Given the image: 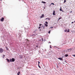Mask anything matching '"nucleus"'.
<instances>
[{"label":"nucleus","mask_w":75,"mask_h":75,"mask_svg":"<svg viewBox=\"0 0 75 75\" xmlns=\"http://www.w3.org/2000/svg\"><path fill=\"white\" fill-rule=\"evenodd\" d=\"M10 61L11 62H14V61H15V59L13 58H12V59H10Z\"/></svg>","instance_id":"1"},{"label":"nucleus","mask_w":75,"mask_h":75,"mask_svg":"<svg viewBox=\"0 0 75 75\" xmlns=\"http://www.w3.org/2000/svg\"><path fill=\"white\" fill-rule=\"evenodd\" d=\"M3 52V49L2 48H0V53H2Z\"/></svg>","instance_id":"2"},{"label":"nucleus","mask_w":75,"mask_h":75,"mask_svg":"<svg viewBox=\"0 0 75 75\" xmlns=\"http://www.w3.org/2000/svg\"><path fill=\"white\" fill-rule=\"evenodd\" d=\"M67 51H68V52H71L72 51V49H67Z\"/></svg>","instance_id":"3"},{"label":"nucleus","mask_w":75,"mask_h":75,"mask_svg":"<svg viewBox=\"0 0 75 75\" xmlns=\"http://www.w3.org/2000/svg\"><path fill=\"white\" fill-rule=\"evenodd\" d=\"M4 18H2L0 19L1 21H4Z\"/></svg>","instance_id":"4"},{"label":"nucleus","mask_w":75,"mask_h":75,"mask_svg":"<svg viewBox=\"0 0 75 75\" xmlns=\"http://www.w3.org/2000/svg\"><path fill=\"white\" fill-rule=\"evenodd\" d=\"M55 11H53V15L54 16H55Z\"/></svg>","instance_id":"5"},{"label":"nucleus","mask_w":75,"mask_h":75,"mask_svg":"<svg viewBox=\"0 0 75 75\" xmlns=\"http://www.w3.org/2000/svg\"><path fill=\"white\" fill-rule=\"evenodd\" d=\"M44 14H42V16H40V18H43L44 17Z\"/></svg>","instance_id":"6"},{"label":"nucleus","mask_w":75,"mask_h":75,"mask_svg":"<svg viewBox=\"0 0 75 75\" xmlns=\"http://www.w3.org/2000/svg\"><path fill=\"white\" fill-rule=\"evenodd\" d=\"M58 59H60V60H61V61H62V58L59 57L58 58Z\"/></svg>","instance_id":"7"},{"label":"nucleus","mask_w":75,"mask_h":75,"mask_svg":"<svg viewBox=\"0 0 75 75\" xmlns=\"http://www.w3.org/2000/svg\"><path fill=\"white\" fill-rule=\"evenodd\" d=\"M6 60H7V62H10V60H9L8 59H6Z\"/></svg>","instance_id":"8"},{"label":"nucleus","mask_w":75,"mask_h":75,"mask_svg":"<svg viewBox=\"0 0 75 75\" xmlns=\"http://www.w3.org/2000/svg\"><path fill=\"white\" fill-rule=\"evenodd\" d=\"M20 72L18 71V73H17L18 75H20Z\"/></svg>","instance_id":"9"},{"label":"nucleus","mask_w":75,"mask_h":75,"mask_svg":"<svg viewBox=\"0 0 75 75\" xmlns=\"http://www.w3.org/2000/svg\"><path fill=\"white\" fill-rule=\"evenodd\" d=\"M59 10L60 11H62V12H64V11H63V10H62L61 9H60Z\"/></svg>","instance_id":"10"},{"label":"nucleus","mask_w":75,"mask_h":75,"mask_svg":"<svg viewBox=\"0 0 75 75\" xmlns=\"http://www.w3.org/2000/svg\"><path fill=\"white\" fill-rule=\"evenodd\" d=\"M42 3H44L45 4V3H46V2H45L43 1H42Z\"/></svg>","instance_id":"11"},{"label":"nucleus","mask_w":75,"mask_h":75,"mask_svg":"<svg viewBox=\"0 0 75 75\" xmlns=\"http://www.w3.org/2000/svg\"><path fill=\"white\" fill-rule=\"evenodd\" d=\"M45 25L46 26V27H48V25L47 24H45Z\"/></svg>","instance_id":"12"},{"label":"nucleus","mask_w":75,"mask_h":75,"mask_svg":"<svg viewBox=\"0 0 75 75\" xmlns=\"http://www.w3.org/2000/svg\"><path fill=\"white\" fill-rule=\"evenodd\" d=\"M65 57H68V54H66V55H65Z\"/></svg>","instance_id":"13"},{"label":"nucleus","mask_w":75,"mask_h":75,"mask_svg":"<svg viewBox=\"0 0 75 75\" xmlns=\"http://www.w3.org/2000/svg\"><path fill=\"white\" fill-rule=\"evenodd\" d=\"M67 33H69L70 31H69V29H68V30L67 31Z\"/></svg>","instance_id":"14"},{"label":"nucleus","mask_w":75,"mask_h":75,"mask_svg":"<svg viewBox=\"0 0 75 75\" xmlns=\"http://www.w3.org/2000/svg\"><path fill=\"white\" fill-rule=\"evenodd\" d=\"M45 23H46V24H48V22H47V21H46V22H45Z\"/></svg>","instance_id":"15"},{"label":"nucleus","mask_w":75,"mask_h":75,"mask_svg":"<svg viewBox=\"0 0 75 75\" xmlns=\"http://www.w3.org/2000/svg\"><path fill=\"white\" fill-rule=\"evenodd\" d=\"M50 32H51V30H50V31L48 32V33H49V34H50Z\"/></svg>","instance_id":"16"},{"label":"nucleus","mask_w":75,"mask_h":75,"mask_svg":"<svg viewBox=\"0 0 75 75\" xmlns=\"http://www.w3.org/2000/svg\"><path fill=\"white\" fill-rule=\"evenodd\" d=\"M51 4H53V5H54V3H51Z\"/></svg>","instance_id":"17"},{"label":"nucleus","mask_w":75,"mask_h":75,"mask_svg":"<svg viewBox=\"0 0 75 75\" xmlns=\"http://www.w3.org/2000/svg\"><path fill=\"white\" fill-rule=\"evenodd\" d=\"M64 31V32H67V30H65Z\"/></svg>","instance_id":"18"},{"label":"nucleus","mask_w":75,"mask_h":75,"mask_svg":"<svg viewBox=\"0 0 75 75\" xmlns=\"http://www.w3.org/2000/svg\"><path fill=\"white\" fill-rule=\"evenodd\" d=\"M72 56H73V57H75V54H74V55H72Z\"/></svg>","instance_id":"19"},{"label":"nucleus","mask_w":75,"mask_h":75,"mask_svg":"<svg viewBox=\"0 0 75 75\" xmlns=\"http://www.w3.org/2000/svg\"><path fill=\"white\" fill-rule=\"evenodd\" d=\"M64 3H65V2H66V0H64Z\"/></svg>","instance_id":"20"},{"label":"nucleus","mask_w":75,"mask_h":75,"mask_svg":"<svg viewBox=\"0 0 75 75\" xmlns=\"http://www.w3.org/2000/svg\"><path fill=\"white\" fill-rule=\"evenodd\" d=\"M4 57H5V55H4L3 56V58H4Z\"/></svg>","instance_id":"21"},{"label":"nucleus","mask_w":75,"mask_h":75,"mask_svg":"<svg viewBox=\"0 0 75 75\" xmlns=\"http://www.w3.org/2000/svg\"><path fill=\"white\" fill-rule=\"evenodd\" d=\"M38 64H40V61L38 62Z\"/></svg>","instance_id":"22"},{"label":"nucleus","mask_w":75,"mask_h":75,"mask_svg":"<svg viewBox=\"0 0 75 75\" xmlns=\"http://www.w3.org/2000/svg\"><path fill=\"white\" fill-rule=\"evenodd\" d=\"M42 25V24H40V25H39V26H41V25Z\"/></svg>","instance_id":"23"},{"label":"nucleus","mask_w":75,"mask_h":75,"mask_svg":"<svg viewBox=\"0 0 75 75\" xmlns=\"http://www.w3.org/2000/svg\"><path fill=\"white\" fill-rule=\"evenodd\" d=\"M38 67H39V68H41V67H40V66L39 65Z\"/></svg>","instance_id":"24"},{"label":"nucleus","mask_w":75,"mask_h":75,"mask_svg":"<svg viewBox=\"0 0 75 75\" xmlns=\"http://www.w3.org/2000/svg\"><path fill=\"white\" fill-rule=\"evenodd\" d=\"M61 18H59V20L61 19Z\"/></svg>","instance_id":"25"},{"label":"nucleus","mask_w":75,"mask_h":75,"mask_svg":"<svg viewBox=\"0 0 75 75\" xmlns=\"http://www.w3.org/2000/svg\"><path fill=\"white\" fill-rule=\"evenodd\" d=\"M73 23H74V22H71V24H73Z\"/></svg>","instance_id":"26"},{"label":"nucleus","mask_w":75,"mask_h":75,"mask_svg":"<svg viewBox=\"0 0 75 75\" xmlns=\"http://www.w3.org/2000/svg\"><path fill=\"white\" fill-rule=\"evenodd\" d=\"M70 13H72V11H71V12H70Z\"/></svg>","instance_id":"27"},{"label":"nucleus","mask_w":75,"mask_h":75,"mask_svg":"<svg viewBox=\"0 0 75 75\" xmlns=\"http://www.w3.org/2000/svg\"><path fill=\"white\" fill-rule=\"evenodd\" d=\"M40 28H41V27H39V29Z\"/></svg>","instance_id":"28"},{"label":"nucleus","mask_w":75,"mask_h":75,"mask_svg":"<svg viewBox=\"0 0 75 75\" xmlns=\"http://www.w3.org/2000/svg\"><path fill=\"white\" fill-rule=\"evenodd\" d=\"M53 28V27H51L50 28Z\"/></svg>","instance_id":"29"},{"label":"nucleus","mask_w":75,"mask_h":75,"mask_svg":"<svg viewBox=\"0 0 75 75\" xmlns=\"http://www.w3.org/2000/svg\"><path fill=\"white\" fill-rule=\"evenodd\" d=\"M62 8L61 7L60 9H61Z\"/></svg>","instance_id":"30"},{"label":"nucleus","mask_w":75,"mask_h":75,"mask_svg":"<svg viewBox=\"0 0 75 75\" xmlns=\"http://www.w3.org/2000/svg\"><path fill=\"white\" fill-rule=\"evenodd\" d=\"M36 47H38V46L37 45L36 46Z\"/></svg>","instance_id":"31"},{"label":"nucleus","mask_w":75,"mask_h":75,"mask_svg":"<svg viewBox=\"0 0 75 75\" xmlns=\"http://www.w3.org/2000/svg\"><path fill=\"white\" fill-rule=\"evenodd\" d=\"M47 19H48V18H46V20H47Z\"/></svg>","instance_id":"32"},{"label":"nucleus","mask_w":75,"mask_h":75,"mask_svg":"<svg viewBox=\"0 0 75 75\" xmlns=\"http://www.w3.org/2000/svg\"><path fill=\"white\" fill-rule=\"evenodd\" d=\"M49 43H51V42H49Z\"/></svg>","instance_id":"33"},{"label":"nucleus","mask_w":75,"mask_h":75,"mask_svg":"<svg viewBox=\"0 0 75 75\" xmlns=\"http://www.w3.org/2000/svg\"><path fill=\"white\" fill-rule=\"evenodd\" d=\"M50 48H51V47H50Z\"/></svg>","instance_id":"34"},{"label":"nucleus","mask_w":75,"mask_h":75,"mask_svg":"<svg viewBox=\"0 0 75 75\" xmlns=\"http://www.w3.org/2000/svg\"><path fill=\"white\" fill-rule=\"evenodd\" d=\"M44 27H43V29H44Z\"/></svg>","instance_id":"35"},{"label":"nucleus","mask_w":75,"mask_h":75,"mask_svg":"<svg viewBox=\"0 0 75 75\" xmlns=\"http://www.w3.org/2000/svg\"><path fill=\"white\" fill-rule=\"evenodd\" d=\"M38 66H39V64H38Z\"/></svg>","instance_id":"36"},{"label":"nucleus","mask_w":75,"mask_h":75,"mask_svg":"<svg viewBox=\"0 0 75 75\" xmlns=\"http://www.w3.org/2000/svg\"><path fill=\"white\" fill-rule=\"evenodd\" d=\"M0 0L1 1V0Z\"/></svg>","instance_id":"37"}]
</instances>
